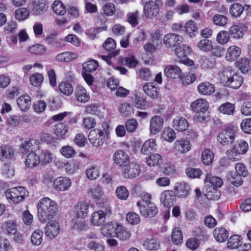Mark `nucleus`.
Returning <instances> with one entry per match:
<instances>
[{"instance_id": "obj_8", "label": "nucleus", "mask_w": 251, "mask_h": 251, "mask_svg": "<svg viewBox=\"0 0 251 251\" xmlns=\"http://www.w3.org/2000/svg\"><path fill=\"white\" fill-rule=\"evenodd\" d=\"M113 158L115 164L119 167L124 168L130 162L128 155L121 150H118L114 153Z\"/></svg>"}, {"instance_id": "obj_56", "label": "nucleus", "mask_w": 251, "mask_h": 251, "mask_svg": "<svg viewBox=\"0 0 251 251\" xmlns=\"http://www.w3.org/2000/svg\"><path fill=\"white\" fill-rule=\"evenodd\" d=\"M43 233V232L39 230H36L34 231L31 236V243L36 246H39L40 245L42 242Z\"/></svg>"}, {"instance_id": "obj_22", "label": "nucleus", "mask_w": 251, "mask_h": 251, "mask_svg": "<svg viewBox=\"0 0 251 251\" xmlns=\"http://www.w3.org/2000/svg\"><path fill=\"white\" fill-rule=\"evenodd\" d=\"M157 149L156 141L153 139H150L146 141L143 145L141 152L145 155H150L155 151Z\"/></svg>"}, {"instance_id": "obj_30", "label": "nucleus", "mask_w": 251, "mask_h": 251, "mask_svg": "<svg viewBox=\"0 0 251 251\" xmlns=\"http://www.w3.org/2000/svg\"><path fill=\"white\" fill-rule=\"evenodd\" d=\"M89 194L91 196L95 199L97 204L103 203V196L102 194L101 188L100 186L97 185L92 187L89 191Z\"/></svg>"}, {"instance_id": "obj_12", "label": "nucleus", "mask_w": 251, "mask_h": 251, "mask_svg": "<svg viewBox=\"0 0 251 251\" xmlns=\"http://www.w3.org/2000/svg\"><path fill=\"white\" fill-rule=\"evenodd\" d=\"M60 226L55 221H50L45 228V233L50 239L54 238L59 233Z\"/></svg>"}, {"instance_id": "obj_28", "label": "nucleus", "mask_w": 251, "mask_h": 251, "mask_svg": "<svg viewBox=\"0 0 251 251\" xmlns=\"http://www.w3.org/2000/svg\"><path fill=\"white\" fill-rule=\"evenodd\" d=\"M204 193L205 197L210 200H217L221 196L220 191L213 186L207 185Z\"/></svg>"}, {"instance_id": "obj_11", "label": "nucleus", "mask_w": 251, "mask_h": 251, "mask_svg": "<svg viewBox=\"0 0 251 251\" xmlns=\"http://www.w3.org/2000/svg\"><path fill=\"white\" fill-rule=\"evenodd\" d=\"M72 184L70 178L66 177H59L53 181V188L56 191H65L68 190Z\"/></svg>"}, {"instance_id": "obj_29", "label": "nucleus", "mask_w": 251, "mask_h": 251, "mask_svg": "<svg viewBox=\"0 0 251 251\" xmlns=\"http://www.w3.org/2000/svg\"><path fill=\"white\" fill-rule=\"evenodd\" d=\"M240 54V48L236 46H232L227 49L226 58L227 61H232L237 59Z\"/></svg>"}, {"instance_id": "obj_13", "label": "nucleus", "mask_w": 251, "mask_h": 251, "mask_svg": "<svg viewBox=\"0 0 251 251\" xmlns=\"http://www.w3.org/2000/svg\"><path fill=\"white\" fill-rule=\"evenodd\" d=\"M160 201L164 206L167 207L173 206L176 202V195L173 191H163L160 196Z\"/></svg>"}, {"instance_id": "obj_20", "label": "nucleus", "mask_w": 251, "mask_h": 251, "mask_svg": "<svg viewBox=\"0 0 251 251\" xmlns=\"http://www.w3.org/2000/svg\"><path fill=\"white\" fill-rule=\"evenodd\" d=\"M181 70L176 65H169L164 69V74L168 78L176 79L181 76Z\"/></svg>"}, {"instance_id": "obj_1", "label": "nucleus", "mask_w": 251, "mask_h": 251, "mask_svg": "<svg viewBox=\"0 0 251 251\" xmlns=\"http://www.w3.org/2000/svg\"><path fill=\"white\" fill-rule=\"evenodd\" d=\"M37 209L39 221L42 223H45L56 215L58 211V205L54 201L46 197L40 200Z\"/></svg>"}, {"instance_id": "obj_48", "label": "nucleus", "mask_w": 251, "mask_h": 251, "mask_svg": "<svg viewBox=\"0 0 251 251\" xmlns=\"http://www.w3.org/2000/svg\"><path fill=\"white\" fill-rule=\"evenodd\" d=\"M198 47L201 51L208 52L213 49L212 42L208 39H202L198 43Z\"/></svg>"}, {"instance_id": "obj_63", "label": "nucleus", "mask_w": 251, "mask_h": 251, "mask_svg": "<svg viewBox=\"0 0 251 251\" xmlns=\"http://www.w3.org/2000/svg\"><path fill=\"white\" fill-rule=\"evenodd\" d=\"M237 66L239 69L243 73L248 72L250 68V61L246 58H241L237 62Z\"/></svg>"}, {"instance_id": "obj_18", "label": "nucleus", "mask_w": 251, "mask_h": 251, "mask_svg": "<svg viewBox=\"0 0 251 251\" xmlns=\"http://www.w3.org/2000/svg\"><path fill=\"white\" fill-rule=\"evenodd\" d=\"M14 156V151L8 145H2L0 147V160L3 162L9 161Z\"/></svg>"}, {"instance_id": "obj_64", "label": "nucleus", "mask_w": 251, "mask_h": 251, "mask_svg": "<svg viewBox=\"0 0 251 251\" xmlns=\"http://www.w3.org/2000/svg\"><path fill=\"white\" fill-rule=\"evenodd\" d=\"M240 127L245 133L251 134V118L243 120L241 123Z\"/></svg>"}, {"instance_id": "obj_32", "label": "nucleus", "mask_w": 251, "mask_h": 251, "mask_svg": "<svg viewBox=\"0 0 251 251\" xmlns=\"http://www.w3.org/2000/svg\"><path fill=\"white\" fill-rule=\"evenodd\" d=\"M75 95L77 101L81 102H86L90 99V96L86 90L82 86L76 87Z\"/></svg>"}, {"instance_id": "obj_49", "label": "nucleus", "mask_w": 251, "mask_h": 251, "mask_svg": "<svg viewBox=\"0 0 251 251\" xmlns=\"http://www.w3.org/2000/svg\"><path fill=\"white\" fill-rule=\"evenodd\" d=\"M244 10V7L238 3H233L229 10L231 15L234 17L238 18L241 16Z\"/></svg>"}, {"instance_id": "obj_17", "label": "nucleus", "mask_w": 251, "mask_h": 251, "mask_svg": "<svg viewBox=\"0 0 251 251\" xmlns=\"http://www.w3.org/2000/svg\"><path fill=\"white\" fill-rule=\"evenodd\" d=\"M164 121L162 117L154 116L150 120V130L152 134H156L161 129Z\"/></svg>"}, {"instance_id": "obj_46", "label": "nucleus", "mask_w": 251, "mask_h": 251, "mask_svg": "<svg viewBox=\"0 0 251 251\" xmlns=\"http://www.w3.org/2000/svg\"><path fill=\"white\" fill-rule=\"evenodd\" d=\"M199 62L202 68H208L213 67L216 61L212 56H201Z\"/></svg>"}, {"instance_id": "obj_41", "label": "nucleus", "mask_w": 251, "mask_h": 251, "mask_svg": "<svg viewBox=\"0 0 251 251\" xmlns=\"http://www.w3.org/2000/svg\"><path fill=\"white\" fill-rule=\"evenodd\" d=\"M130 231L123 225L119 224L115 237L121 240L126 241L128 240L130 237Z\"/></svg>"}, {"instance_id": "obj_19", "label": "nucleus", "mask_w": 251, "mask_h": 251, "mask_svg": "<svg viewBox=\"0 0 251 251\" xmlns=\"http://www.w3.org/2000/svg\"><path fill=\"white\" fill-rule=\"evenodd\" d=\"M188 121L182 117L177 116L176 117L173 122V127L177 131L182 132L186 130L189 127Z\"/></svg>"}, {"instance_id": "obj_25", "label": "nucleus", "mask_w": 251, "mask_h": 251, "mask_svg": "<svg viewBox=\"0 0 251 251\" xmlns=\"http://www.w3.org/2000/svg\"><path fill=\"white\" fill-rule=\"evenodd\" d=\"M199 92L204 95H210L215 91L214 84L209 82H204L200 83L198 86Z\"/></svg>"}, {"instance_id": "obj_33", "label": "nucleus", "mask_w": 251, "mask_h": 251, "mask_svg": "<svg viewBox=\"0 0 251 251\" xmlns=\"http://www.w3.org/2000/svg\"><path fill=\"white\" fill-rule=\"evenodd\" d=\"M213 236L219 242H224L228 237V232L223 227L216 228L213 231Z\"/></svg>"}, {"instance_id": "obj_36", "label": "nucleus", "mask_w": 251, "mask_h": 251, "mask_svg": "<svg viewBox=\"0 0 251 251\" xmlns=\"http://www.w3.org/2000/svg\"><path fill=\"white\" fill-rule=\"evenodd\" d=\"M219 111L225 115H233L235 112V104L229 102L224 103L219 107Z\"/></svg>"}, {"instance_id": "obj_23", "label": "nucleus", "mask_w": 251, "mask_h": 251, "mask_svg": "<svg viewBox=\"0 0 251 251\" xmlns=\"http://www.w3.org/2000/svg\"><path fill=\"white\" fill-rule=\"evenodd\" d=\"M158 88L153 83L147 82L143 86V90L144 92L152 99H156L158 97L159 93Z\"/></svg>"}, {"instance_id": "obj_40", "label": "nucleus", "mask_w": 251, "mask_h": 251, "mask_svg": "<svg viewBox=\"0 0 251 251\" xmlns=\"http://www.w3.org/2000/svg\"><path fill=\"white\" fill-rule=\"evenodd\" d=\"M198 28L196 26V23L192 20L187 22L184 26V33H185L190 37H194L196 34L198 33Z\"/></svg>"}, {"instance_id": "obj_34", "label": "nucleus", "mask_w": 251, "mask_h": 251, "mask_svg": "<svg viewBox=\"0 0 251 251\" xmlns=\"http://www.w3.org/2000/svg\"><path fill=\"white\" fill-rule=\"evenodd\" d=\"M103 214L102 211L100 210L96 211L92 214L90 221L93 225L100 226L105 223L106 218Z\"/></svg>"}, {"instance_id": "obj_50", "label": "nucleus", "mask_w": 251, "mask_h": 251, "mask_svg": "<svg viewBox=\"0 0 251 251\" xmlns=\"http://www.w3.org/2000/svg\"><path fill=\"white\" fill-rule=\"evenodd\" d=\"M146 162L150 166L160 165L162 162V156L159 154H153L146 158Z\"/></svg>"}, {"instance_id": "obj_24", "label": "nucleus", "mask_w": 251, "mask_h": 251, "mask_svg": "<svg viewBox=\"0 0 251 251\" xmlns=\"http://www.w3.org/2000/svg\"><path fill=\"white\" fill-rule=\"evenodd\" d=\"M40 163L39 156L33 151L28 154L25 160V165L29 168H33L38 165Z\"/></svg>"}, {"instance_id": "obj_54", "label": "nucleus", "mask_w": 251, "mask_h": 251, "mask_svg": "<svg viewBox=\"0 0 251 251\" xmlns=\"http://www.w3.org/2000/svg\"><path fill=\"white\" fill-rule=\"evenodd\" d=\"M228 33L232 38L235 39L241 38L244 35L241 27L236 25H233L230 27Z\"/></svg>"}, {"instance_id": "obj_31", "label": "nucleus", "mask_w": 251, "mask_h": 251, "mask_svg": "<svg viewBox=\"0 0 251 251\" xmlns=\"http://www.w3.org/2000/svg\"><path fill=\"white\" fill-rule=\"evenodd\" d=\"M1 229L5 234L13 235L17 232V225L13 221L9 220L2 224Z\"/></svg>"}, {"instance_id": "obj_52", "label": "nucleus", "mask_w": 251, "mask_h": 251, "mask_svg": "<svg viewBox=\"0 0 251 251\" xmlns=\"http://www.w3.org/2000/svg\"><path fill=\"white\" fill-rule=\"evenodd\" d=\"M205 181H209L210 183V186H213L215 188H219L223 185V181L222 178L216 176H211V175H206Z\"/></svg>"}, {"instance_id": "obj_5", "label": "nucleus", "mask_w": 251, "mask_h": 251, "mask_svg": "<svg viewBox=\"0 0 251 251\" xmlns=\"http://www.w3.org/2000/svg\"><path fill=\"white\" fill-rule=\"evenodd\" d=\"M5 196L13 202L18 203L28 196V192L24 187H13L5 192Z\"/></svg>"}, {"instance_id": "obj_39", "label": "nucleus", "mask_w": 251, "mask_h": 251, "mask_svg": "<svg viewBox=\"0 0 251 251\" xmlns=\"http://www.w3.org/2000/svg\"><path fill=\"white\" fill-rule=\"evenodd\" d=\"M171 241L173 244L180 245L183 242V235L179 227H175L172 232Z\"/></svg>"}, {"instance_id": "obj_15", "label": "nucleus", "mask_w": 251, "mask_h": 251, "mask_svg": "<svg viewBox=\"0 0 251 251\" xmlns=\"http://www.w3.org/2000/svg\"><path fill=\"white\" fill-rule=\"evenodd\" d=\"M190 106L193 112L204 113L208 110V104L205 100L199 99L192 102Z\"/></svg>"}, {"instance_id": "obj_51", "label": "nucleus", "mask_w": 251, "mask_h": 251, "mask_svg": "<svg viewBox=\"0 0 251 251\" xmlns=\"http://www.w3.org/2000/svg\"><path fill=\"white\" fill-rule=\"evenodd\" d=\"M135 106L140 109H145L148 106V102L146 99L143 96L136 94L134 101Z\"/></svg>"}, {"instance_id": "obj_16", "label": "nucleus", "mask_w": 251, "mask_h": 251, "mask_svg": "<svg viewBox=\"0 0 251 251\" xmlns=\"http://www.w3.org/2000/svg\"><path fill=\"white\" fill-rule=\"evenodd\" d=\"M175 190L177 197L185 198L189 195L191 189L187 183L182 181L176 183Z\"/></svg>"}, {"instance_id": "obj_42", "label": "nucleus", "mask_w": 251, "mask_h": 251, "mask_svg": "<svg viewBox=\"0 0 251 251\" xmlns=\"http://www.w3.org/2000/svg\"><path fill=\"white\" fill-rule=\"evenodd\" d=\"M227 180L236 187L241 185L243 181L241 176L235 172H230L226 176Z\"/></svg>"}, {"instance_id": "obj_44", "label": "nucleus", "mask_w": 251, "mask_h": 251, "mask_svg": "<svg viewBox=\"0 0 251 251\" xmlns=\"http://www.w3.org/2000/svg\"><path fill=\"white\" fill-rule=\"evenodd\" d=\"M242 244V238L238 235L231 236L227 243V247L230 249L238 248Z\"/></svg>"}, {"instance_id": "obj_45", "label": "nucleus", "mask_w": 251, "mask_h": 251, "mask_svg": "<svg viewBox=\"0 0 251 251\" xmlns=\"http://www.w3.org/2000/svg\"><path fill=\"white\" fill-rule=\"evenodd\" d=\"M143 246L148 251L157 250L160 245L156 239L154 238H147L143 243Z\"/></svg>"}, {"instance_id": "obj_37", "label": "nucleus", "mask_w": 251, "mask_h": 251, "mask_svg": "<svg viewBox=\"0 0 251 251\" xmlns=\"http://www.w3.org/2000/svg\"><path fill=\"white\" fill-rule=\"evenodd\" d=\"M192 51L191 48L187 45H182L176 48L175 52L179 58L183 59L189 55Z\"/></svg>"}, {"instance_id": "obj_38", "label": "nucleus", "mask_w": 251, "mask_h": 251, "mask_svg": "<svg viewBox=\"0 0 251 251\" xmlns=\"http://www.w3.org/2000/svg\"><path fill=\"white\" fill-rule=\"evenodd\" d=\"M54 129V134L58 138L63 139L68 132V126L64 123H60L55 126Z\"/></svg>"}, {"instance_id": "obj_53", "label": "nucleus", "mask_w": 251, "mask_h": 251, "mask_svg": "<svg viewBox=\"0 0 251 251\" xmlns=\"http://www.w3.org/2000/svg\"><path fill=\"white\" fill-rule=\"evenodd\" d=\"M59 89L63 94L66 96L71 95L74 91L72 84L66 81L62 82L59 84Z\"/></svg>"}, {"instance_id": "obj_43", "label": "nucleus", "mask_w": 251, "mask_h": 251, "mask_svg": "<svg viewBox=\"0 0 251 251\" xmlns=\"http://www.w3.org/2000/svg\"><path fill=\"white\" fill-rule=\"evenodd\" d=\"M214 155L209 149H205L201 152V159L202 163L205 165H210L213 161Z\"/></svg>"}, {"instance_id": "obj_6", "label": "nucleus", "mask_w": 251, "mask_h": 251, "mask_svg": "<svg viewBox=\"0 0 251 251\" xmlns=\"http://www.w3.org/2000/svg\"><path fill=\"white\" fill-rule=\"evenodd\" d=\"M106 129H95L91 130L88 135L90 143L95 147L102 146L105 141V135L107 134Z\"/></svg>"}, {"instance_id": "obj_3", "label": "nucleus", "mask_w": 251, "mask_h": 251, "mask_svg": "<svg viewBox=\"0 0 251 251\" xmlns=\"http://www.w3.org/2000/svg\"><path fill=\"white\" fill-rule=\"evenodd\" d=\"M151 196L150 194L145 193L141 196L142 201L137 202L141 215L145 217H153L158 210L156 205L151 202Z\"/></svg>"}, {"instance_id": "obj_27", "label": "nucleus", "mask_w": 251, "mask_h": 251, "mask_svg": "<svg viewBox=\"0 0 251 251\" xmlns=\"http://www.w3.org/2000/svg\"><path fill=\"white\" fill-rule=\"evenodd\" d=\"M88 204L84 202L80 201L77 203L75 207V212L78 218H83L87 217L88 213Z\"/></svg>"}, {"instance_id": "obj_60", "label": "nucleus", "mask_w": 251, "mask_h": 251, "mask_svg": "<svg viewBox=\"0 0 251 251\" xmlns=\"http://www.w3.org/2000/svg\"><path fill=\"white\" fill-rule=\"evenodd\" d=\"M236 151L240 154L245 153L249 148L248 143L244 140H240L234 146Z\"/></svg>"}, {"instance_id": "obj_9", "label": "nucleus", "mask_w": 251, "mask_h": 251, "mask_svg": "<svg viewBox=\"0 0 251 251\" xmlns=\"http://www.w3.org/2000/svg\"><path fill=\"white\" fill-rule=\"evenodd\" d=\"M140 171V166L134 162H129V164L125 166L123 170L125 177L131 179L139 176Z\"/></svg>"}, {"instance_id": "obj_62", "label": "nucleus", "mask_w": 251, "mask_h": 251, "mask_svg": "<svg viewBox=\"0 0 251 251\" xmlns=\"http://www.w3.org/2000/svg\"><path fill=\"white\" fill-rule=\"evenodd\" d=\"M43 80L44 76L40 73L34 74L29 78L30 84L35 87L40 86Z\"/></svg>"}, {"instance_id": "obj_14", "label": "nucleus", "mask_w": 251, "mask_h": 251, "mask_svg": "<svg viewBox=\"0 0 251 251\" xmlns=\"http://www.w3.org/2000/svg\"><path fill=\"white\" fill-rule=\"evenodd\" d=\"M119 225L112 222L106 223L101 228V232L104 236L115 237Z\"/></svg>"}, {"instance_id": "obj_59", "label": "nucleus", "mask_w": 251, "mask_h": 251, "mask_svg": "<svg viewBox=\"0 0 251 251\" xmlns=\"http://www.w3.org/2000/svg\"><path fill=\"white\" fill-rule=\"evenodd\" d=\"M39 157L42 164L46 165L52 161V154L48 150H42Z\"/></svg>"}, {"instance_id": "obj_47", "label": "nucleus", "mask_w": 251, "mask_h": 251, "mask_svg": "<svg viewBox=\"0 0 251 251\" xmlns=\"http://www.w3.org/2000/svg\"><path fill=\"white\" fill-rule=\"evenodd\" d=\"M77 57L75 53H71L68 51L61 53L56 55L55 58L58 61L70 62Z\"/></svg>"}, {"instance_id": "obj_57", "label": "nucleus", "mask_w": 251, "mask_h": 251, "mask_svg": "<svg viewBox=\"0 0 251 251\" xmlns=\"http://www.w3.org/2000/svg\"><path fill=\"white\" fill-rule=\"evenodd\" d=\"M98 65L97 61L92 59L83 63V69L86 72H92L97 69Z\"/></svg>"}, {"instance_id": "obj_21", "label": "nucleus", "mask_w": 251, "mask_h": 251, "mask_svg": "<svg viewBox=\"0 0 251 251\" xmlns=\"http://www.w3.org/2000/svg\"><path fill=\"white\" fill-rule=\"evenodd\" d=\"M174 148L178 152L185 153L190 150L191 145L189 141L182 139L175 142Z\"/></svg>"}, {"instance_id": "obj_7", "label": "nucleus", "mask_w": 251, "mask_h": 251, "mask_svg": "<svg viewBox=\"0 0 251 251\" xmlns=\"http://www.w3.org/2000/svg\"><path fill=\"white\" fill-rule=\"evenodd\" d=\"M159 11V6L156 0H149L144 6V13L146 18H152Z\"/></svg>"}, {"instance_id": "obj_2", "label": "nucleus", "mask_w": 251, "mask_h": 251, "mask_svg": "<svg viewBox=\"0 0 251 251\" xmlns=\"http://www.w3.org/2000/svg\"><path fill=\"white\" fill-rule=\"evenodd\" d=\"M221 82L226 86L233 89L239 88L242 84L243 77L234 71L226 69L219 74Z\"/></svg>"}, {"instance_id": "obj_55", "label": "nucleus", "mask_w": 251, "mask_h": 251, "mask_svg": "<svg viewBox=\"0 0 251 251\" xmlns=\"http://www.w3.org/2000/svg\"><path fill=\"white\" fill-rule=\"evenodd\" d=\"M29 11L25 7L19 8L15 12V18L19 21H23L26 19L29 16Z\"/></svg>"}, {"instance_id": "obj_61", "label": "nucleus", "mask_w": 251, "mask_h": 251, "mask_svg": "<svg viewBox=\"0 0 251 251\" xmlns=\"http://www.w3.org/2000/svg\"><path fill=\"white\" fill-rule=\"evenodd\" d=\"M138 123L135 119H129L126 121L125 127L129 133L134 132L138 127Z\"/></svg>"}, {"instance_id": "obj_26", "label": "nucleus", "mask_w": 251, "mask_h": 251, "mask_svg": "<svg viewBox=\"0 0 251 251\" xmlns=\"http://www.w3.org/2000/svg\"><path fill=\"white\" fill-rule=\"evenodd\" d=\"M17 105L23 111H27L31 104V98L28 95H23L19 97L17 100Z\"/></svg>"}, {"instance_id": "obj_4", "label": "nucleus", "mask_w": 251, "mask_h": 251, "mask_svg": "<svg viewBox=\"0 0 251 251\" xmlns=\"http://www.w3.org/2000/svg\"><path fill=\"white\" fill-rule=\"evenodd\" d=\"M237 128L232 125H226L218 134L217 140L222 146H230L235 139Z\"/></svg>"}, {"instance_id": "obj_58", "label": "nucleus", "mask_w": 251, "mask_h": 251, "mask_svg": "<svg viewBox=\"0 0 251 251\" xmlns=\"http://www.w3.org/2000/svg\"><path fill=\"white\" fill-rule=\"evenodd\" d=\"M126 219L129 224L132 225H137L140 222L139 215L134 212H128L126 215Z\"/></svg>"}, {"instance_id": "obj_35", "label": "nucleus", "mask_w": 251, "mask_h": 251, "mask_svg": "<svg viewBox=\"0 0 251 251\" xmlns=\"http://www.w3.org/2000/svg\"><path fill=\"white\" fill-rule=\"evenodd\" d=\"M87 178L91 180H96L100 174V167L97 165H91L85 171Z\"/></svg>"}, {"instance_id": "obj_10", "label": "nucleus", "mask_w": 251, "mask_h": 251, "mask_svg": "<svg viewBox=\"0 0 251 251\" xmlns=\"http://www.w3.org/2000/svg\"><path fill=\"white\" fill-rule=\"evenodd\" d=\"M183 41L182 37L175 33H168L164 36V44L167 48L175 47L180 45Z\"/></svg>"}]
</instances>
